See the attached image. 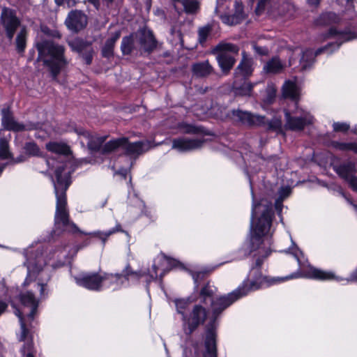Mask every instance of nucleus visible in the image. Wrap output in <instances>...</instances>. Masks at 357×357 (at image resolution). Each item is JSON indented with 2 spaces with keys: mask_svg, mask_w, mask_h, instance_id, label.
<instances>
[{
  "mask_svg": "<svg viewBox=\"0 0 357 357\" xmlns=\"http://www.w3.org/2000/svg\"><path fill=\"white\" fill-rule=\"evenodd\" d=\"M55 2L59 6L66 4L68 7H72L75 3L74 0H55Z\"/></svg>",
  "mask_w": 357,
  "mask_h": 357,
  "instance_id": "45",
  "label": "nucleus"
},
{
  "mask_svg": "<svg viewBox=\"0 0 357 357\" xmlns=\"http://www.w3.org/2000/svg\"><path fill=\"white\" fill-rule=\"evenodd\" d=\"M26 151L31 155H37L39 154V148L34 143H27L25 146Z\"/></svg>",
  "mask_w": 357,
  "mask_h": 357,
  "instance_id": "42",
  "label": "nucleus"
},
{
  "mask_svg": "<svg viewBox=\"0 0 357 357\" xmlns=\"http://www.w3.org/2000/svg\"><path fill=\"white\" fill-rule=\"evenodd\" d=\"M172 1L174 2V6L175 9H177L176 3L179 2L180 0H172Z\"/></svg>",
  "mask_w": 357,
  "mask_h": 357,
  "instance_id": "58",
  "label": "nucleus"
},
{
  "mask_svg": "<svg viewBox=\"0 0 357 357\" xmlns=\"http://www.w3.org/2000/svg\"><path fill=\"white\" fill-rule=\"evenodd\" d=\"M240 81L238 79H234V81L233 88L235 95L240 96H251L254 84L245 80L241 84Z\"/></svg>",
  "mask_w": 357,
  "mask_h": 357,
  "instance_id": "24",
  "label": "nucleus"
},
{
  "mask_svg": "<svg viewBox=\"0 0 357 357\" xmlns=\"http://www.w3.org/2000/svg\"><path fill=\"white\" fill-rule=\"evenodd\" d=\"M86 61L87 64L91 63V55H86L85 57Z\"/></svg>",
  "mask_w": 357,
  "mask_h": 357,
  "instance_id": "54",
  "label": "nucleus"
},
{
  "mask_svg": "<svg viewBox=\"0 0 357 357\" xmlns=\"http://www.w3.org/2000/svg\"><path fill=\"white\" fill-rule=\"evenodd\" d=\"M65 24L70 31L78 32L86 26L87 16L82 11L73 10L68 15Z\"/></svg>",
  "mask_w": 357,
  "mask_h": 357,
  "instance_id": "16",
  "label": "nucleus"
},
{
  "mask_svg": "<svg viewBox=\"0 0 357 357\" xmlns=\"http://www.w3.org/2000/svg\"><path fill=\"white\" fill-rule=\"evenodd\" d=\"M37 287L40 289V293H41V294H43V291H44V285L40 284H37Z\"/></svg>",
  "mask_w": 357,
  "mask_h": 357,
  "instance_id": "55",
  "label": "nucleus"
},
{
  "mask_svg": "<svg viewBox=\"0 0 357 357\" xmlns=\"http://www.w3.org/2000/svg\"><path fill=\"white\" fill-rule=\"evenodd\" d=\"M0 22L3 27L7 37L11 40L15 31L20 25L19 19L15 12L8 8H3L1 13Z\"/></svg>",
  "mask_w": 357,
  "mask_h": 357,
  "instance_id": "12",
  "label": "nucleus"
},
{
  "mask_svg": "<svg viewBox=\"0 0 357 357\" xmlns=\"http://www.w3.org/2000/svg\"><path fill=\"white\" fill-rule=\"evenodd\" d=\"M182 4L187 13H194L199 8V3L197 0H183Z\"/></svg>",
  "mask_w": 357,
  "mask_h": 357,
  "instance_id": "38",
  "label": "nucleus"
},
{
  "mask_svg": "<svg viewBox=\"0 0 357 357\" xmlns=\"http://www.w3.org/2000/svg\"><path fill=\"white\" fill-rule=\"evenodd\" d=\"M133 46V40L132 36L124 37L121 42V50L123 54H129Z\"/></svg>",
  "mask_w": 357,
  "mask_h": 357,
  "instance_id": "39",
  "label": "nucleus"
},
{
  "mask_svg": "<svg viewBox=\"0 0 357 357\" xmlns=\"http://www.w3.org/2000/svg\"><path fill=\"white\" fill-rule=\"evenodd\" d=\"M272 204L266 199H261L257 204H253L252 209V220L250 237L247 243V249L250 252H256L257 268H252L248 274L247 280L238 289L227 294L213 299L215 289L209 284L201 290L198 300L200 303L206 304L211 303V310L214 317L218 316L227 307L240 298L246 296L250 292L270 286L275 282H283L297 277L292 274L285 278L268 279L264 277L259 267L262 263L261 258L267 257L271 252V226L273 217Z\"/></svg>",
  "mask_w": 357,
  "mask_h": 357,
  "instance_id": "1",
  "label": "nucleus"
},
{
  "mask_svg": "<svg viewBox=\"0 0 357 357\" xmlns=\"http://www.w3.org/2000/svg\"><path fill=\"white\" fill-rule=\"evenodd\" d=\"M220 19L222 22L229 24L234 25L240 23L243 19H244L245 15L243 11V5L241 3L236 2L235 3V12L232 15H224L223 13H220Z\"/></svg>",
  "mask_w": 357,
  "mask_h": 357,
  "instance_id": "20",
  "label": "nucleus"
},
{
  "mask_svg": "<svg viewBox=\"0 0 357 357\" xmlns=\"http://www.w3.org/2000/svg\"><path fill=\"white\" fill-rule=\"evenodd\" d=\"M271 0H259L257 7L256 8V12L257 14H260V13L264 9L268 3H269Z\"/></svg>",
  "mask_w": 357,
  "mask_h": 357,
  "instance_id": "44",
  "label": "nucleus"
},
{
  "mask_svg": "<svg viewBox=\"0 0 357 357\" xmlns=\"http://www.w3.org/2000/svg\"><path fill=\"white\" fill-rule=\"evenodd\" d=\"M8 305L0 300V315L6 310L7 308Z\"/></svg>",
  "mask_w": 357,
  "mask_h": 357,
  "instance_id": "51",
  "label": "nucleus"
},
{
  "mask_svg": "<svg viewBox=\"0 0 357 357\" xmlns=\"http://www.w3.org/2000/svg\"><path fill=\"white\" fill-rule=\"evenodd\" d=\"M294 64V61H293V59H289V66H291Z\"/></svg>",
  "mask_w": 357,
  "mask_h": 357,
  "instance_id": "60",
  "label": "nucleus"
},
{
  "mask_svg": "<svg viewBox=\"0 0 357 357\" xmlns=\"http://www.w3.org/2000/svg\"><path fill=\"white\" fill-rule=\"evenodd\" d=\"M202 303L195 304L183 319V329L186 335H191L206 319L207 312Z\"/></svg>",
  "mask_w": 357,
  "mask_h": 357,
  "instance_id": "10",
  "label": "nucleus"
},
{
  "mask_svg": "<svg viewBox=\"0 0 357 357\" xmlns=\"http://www.w3.org/2000/svg\"><path fill=\"white\" fill-rule=\"evenodd\" d=\"M252 71L253 68L252 60L243 56V59L235 70L234 79H245L252 75Z\"/></svg>",
  "mask_w": 357,
  "mask_h": 357,
  "instance_id": "19",
  "label": "nucleus"
},
{
  "mask_svg": "<svg viewBox=\"0 0 357 357\" xmlns=\"http://www.w3.org/2000/svg\"><path fill=\"white\" fill-rule=\"evenodd\" d=\"M68 163L59 165L55 171L56 181H54L56 197L55 224L70 232L77 231L76 225L69 220L68 211L66 207V191L70 184V170H66Z\"/></svg>",
  "mask_w": 357,
  "mask_h": 357,
  "instance_id": "2",
  "label": "nucleus"
},
{
  "mask_svg": "<svg viewBox=\"0 0 357 357\" xmlns=\"http://www.w3.org/2000/svg\"><path fill=\"white\" fill-rule=\"evenodd\" d=\"M253 47H254L255 52L257 54H261V55H266L268 52V50L266 47H258L256 45H254Z\"/></svg>",
  "mask_w": 357,
  "mask_h": 357,
  "instance_id": "49",
  "label": "nucleus"
},
{
  "mask_svg": "<svg viewBox=\"0 0 357 357\" xmlns=\"http://www.w3.org/2000/svg\"><path fill=\"white\" fill-rule=\"evenodd\" d=\"M26 29L22 27L16 38V47L19 52H22L26 47Z\"/></svg>",
  "mask_w": 357,
  "mask_h": 357,
  "instance_id": "36",
  "label": "nucleus"
},
{
  "mask_svg": "<svg viewBox=\"0 0 357 357\" xmlns=\"http://www.w3.org/2000/svg\"><path fill=\"white\" fill-rule=\"evenodd\" d=\"M151 147V144L148 141H139L134 143H129L127 138L122 137L116 139L110 140L102 148L104 153H108L121 149L125 151L127 155H139Z\"/></svg>",
  "mask_w": 357,
  "mask_h": 357,
  "instance_id": "9",
  "label": "nucleus"
},
{
  "mask_svg": "<svg viewBox=\"0 0 357 357\" xmlns=\"http://www.w3.org/2000/svg\"><path fill=\"white\" fill-rule=\"evenodd\" d=\"M119 231H123V230L121 229V225L119 224H117L114 228L109 229L107 231L102 232L100 231H97L91 233L90 235L99 238L102 241L103 244H105L107 239L111 235H112L116 232H119Z\"/></svg>",
  "mask_w": 357,
  "mask_h": 357,
  "instance_id": "33",
  "label": "nucleus"
},
{
  "mask_svg": "<svg viewBox=\"0 0 357 357\" xmlns=\"http://www.w3.org/2000/svg\"><path fill=\"white\" fill-rule=\"evenodd\" d=\"M203 143L200 139L180 138L173 141L172 148L179 151H190L200 148Z\"/></svg>",
  "mask_w": 357,
  "mask_h": 357,
  "instance_id": "18",
  "label": "nucleus"
},
{
  "mask_svg": "<svg viewBox=\"0 0 357 357\" xmlns=\"http://www.w3.org/2000/svg\"><path fill=\"white\" fill-rule=\"evenodd\" d=\"M84 3H89L94 6L96 10H98L100 6V0H84Z\"/></svg>",
  "mask_w": 357,
  "mask_h": 357,
  "instance_id": "50",
  "label": "nucleus"
},
{
  "mask_svg": "<svg viewBox=\"0 0 357 357\" xmlns=\"http://www.w3.org/2000/svg\"><path fill=\"white\" fill-rule=\"evenodd\" d=\"M194 301L199 302L198 298L196 300L191 298L175 300L176 310L178 314L182 315V319H184V316H186L188 314L190 304Z\"/></svg>",
  "mask_w": 357,
  "mask_h": 357,
  "instance_id": "26",
  "label": "nucleus"
},
{
  "mask_svg": "<svg viewBox=\"0 0 357 357\" xmlns=\"http://www.w3.org/2000/svg\"><path fill=\"white\" fill-rule=\"evenodd\" d=\"M205 352L204 357H217L215 334L213 331H208L205 340Z\"/></svg>",
  "mask_w": 357,
  "mask_h": 357,
  "instance_id": "22",
  "label": "nucleus"
},
{
  "mask_svg": "<svg viewBox=\"0 0 357 357\" xmlns=\"http://www.w3.org/2000/svg\"><path fill=\"white\" fill-rule=\"evenodd\" d=\"M22 161H23V160H22V158H16V159H13V162H14L15 163L20 162H22Z\"/></svg>",
  "mask_w": 357,
  "mask_h": 357,
  "instance_id": "56",
  "label": "nucleus"
},
{
  "mask_svg": "<svg viewBox=\"0 0 357 357\" xmlns=\"http://www.w3.org/2000/svg\"><path fill=\"white\" fill-rule=\"evenodd\" d=\"M286 64L278 56H274L265 63L263 70L266 73L275 74L282 72Z\"/></svg>",
  "mask_w": 357,
  "mask_h": 357,
  "instance_id": "25",
  "label": "nucleus"
},
{
  "mask_svg": "<svg viewBox=\"0 0 357 357\" xmlns=\"http://www.w3.org/2000/svg\"><path fill=\"white\" fill-rule=\"evenodd\" d=\"M354 0H337V3L342 6H344L347 9H351L353 8Z\"/></svg>",
  "mask_w": 357,
  "mask_h": 357,
  "instance_id": "46",
  "label": "nucleus"
},
{
  "mask_svg": "<svg viewBox=\"0 0 357 357\" xmlns=\"http://www.w3.org/2000/svg\"><path fill=\"white\" fill-rule=\"evenodd\" d=\"M233 116L241 123L247 126H261L265 123L264 116L253 115L250 112L239 109L233 111Z\"/></svg>",
  "mask_w": 357,
  "mask_h": 357,
  "instance_id": "17",
  "label": "nucleus"
},
{
  "mask_svg": "<svg viewBox=\"0 0 357 357\" xmlns=\"http://www.w3.org/2000/svg\"><path fill=\"white\" fill-rule=\"evenodd\" d=\"M75 132L79 136L80 143L82 145L86 144L91 150H98L106 139V137L93 135L83 128L75 129Z\"/></svg>",
  "mask_w": 357,
  "mask_h": 357,
  "instance_id": "15",
  "label": "nucleus"
},
{
  "mask_svg": "<svg viewBox=\"0 0 357 357\" xmlns=\"http://www.w3.org/2000/svg\"><path fill=\"white\" fill-rule=\"evenodd\" d=\"M68 45L73 51L81 53L83 50L89 49V45L79 38H75L68 41Z\"/></svg>",
  "mask_w": 357,
  "mask_h": 357,
  "instance_id": "35",
  "label": "nucleus"
},
{
  "mask_svg": "<svg viewBox=\"0 0 357 357\" xmlns=\"http://www.w3.org/2000/svg\"><path fill=\"white\" fill-rule=\"evenodd\" d=\"M330 34L331 36L340 34L341 38H343L344 40H349L354 38V36L353 35H351L350 33H340L337 32L335 29H333V28L331 29V30H330Z\"/></svg>",
  "mask_w": 357,
  "mask_h": 357,
  "instance_id": "43",
  "label": "nucleus"
},
{
  "mask_svg": "<svg viewBox=\"0 0 357 357\" xmlns=\"http://www.w3.org/2000/svg\"><path fill=\"white\" fill-rule=\"evenodd\" d=\"M46 149L52 153L67 155L70 153L69 146L63 142H51L46 144Z\"/></svg>",
  "mask_w": 357,
  "mask_h": 357,
  "instance_id": "28",
  "label": "nucleus"
},
{
  "mask_svg": "<svg viewBox=\"0 0 357 357\" xmlns=\"http://www.w3.org/2000/svg\"><path fill=\"white\" fill-rule=\"evenodd\" d=\"M192 276H193V278L195 280V282L197 283V277H198V275L196 276L195 275H193Z\"/></svg>",
  "mask_w": 357,
  "mask_h": 357,
  "instance_id": "59",
  "label": "nucleus"
},
{
  "mask_svg": "<svg viewBox=\"0 0 357 357\" xmlns=\"http://www.w3.org/2000/svg\"><path fill=\"white\" fill-rule=\"evenodd\" d=\"M192 70L194 73L199 77H204L211 73L212 67L208 61L197 63L193 65Z\"/></svg>",
  "mask_w": 357,
  "mask_h": 357,
  "instance_id": "31",
  "label": "nucleus"
},
{
  "mask_svg": "<svg viewBox=\"0 0 357 357\" xmlns=\"http://www.w3.org/2000/svg\"><path fill=\"white\" fill-rule=\"evenodd\" d=\"M283 95L295 101V109L286 111L285 127L291 130H301L307 125L313 122L314 117L302 108H299L297 99L300 94V88L295 82L287 81L282 88Z\"/></svg>",
  "mask_w": 357,
  "mask_h": 357,
  "instance_id": "5",
  "label": "nucleus"
},
{
  "mask_svg": "<svg viewBox=\"0 0 357 357\" xmlns=\"http://www.w3.org/2000/svg\"><path fill=\"white\" fill-rule=\"evenodd\" d=\"M282 127V122L280 120L276 119L273 122L269 123L268 128L273 130H279Z\"/></svg>",
  "mask_w": 357,
  "mask_h": 357,
  "instance_id": "48",
  "label": "nucleus"
},
{
  "mask_svg": "<svg viewBox=\"0 0 357 357\" xmlns=\"http://www.w3.org/2000/svg\"><path fill=\"white\" fill-rule=\"evenodd\" d=\"M323 52H328V47L319 49L316 52H314L312 50H306L303 52L299 61L301 70H304L310 68L314 62L315 56Z\"/></svg>",
  "mask_w": 357,
  "mask_h": 357,
  "instance_id": "21",
  "label": "nucleus"
},
{
  "mask_svg": "<svg viewBox=\"0 0 357 357\" xmlns=\"http://www.w3.org/2000/svg\"><path fill=\"white\" fill-rule=\"evenodd\" d=\"M20 301L22 305V309L17 310L15 314L19 317L21 326L18 340L24 342L21 349V353L23 357H35L36 350L32 342V335L27 325L33 319L38 302L29 291L22 293L20 295Z\"/></svg>",
  "mask_w": 357,
  "mask_h": 357,
  "instance_id": "3",
  "label": "nucleus"
},
{
  "mask_svg": "<svg viewBox=\"0 0 357 357\" xmlns=\"http://www.w3.org/2000/svg\"><path fill=\"white\" fill-rule=\"evenodd\" d=\"M309 4L316 6L319 3L321 0H307Z\"/></svg>",
  "mask_w": 357,
  "mask_h": 357,
  "instance_id": "52",
  "label": "nucleus"
},
{
  "mask_svg": "<svg viewBox=\"0 0 357 357\" xmlns=\"http://www.w3.org/2000/svg\"><path fill=\"white\" fill-rule=\"evenodd\" d=\"M52 257H48L47 259H45V257L43 254L40 255H37L34 259L28 258L25 264L27 266V277L24 282V285L26 286L29 282L31 280V278H33L37 272L42 269L43 266L45 264H50L53 268L61 266L63 264L59 263L56 264L54 261H52Z\"/></svg>",
  "mask_w": 357,
  "mask_h": 357,
  "instance_id": "11",
  "label": "nucleus"
},
{
  "mask_svg": "<svg viewBox=\"0 0 357 357\" xmlns=\"http://www.w3.org/2000/svg\"><path fill=\"white\" fill-rule=\"evenodd\" d=\"M239 51L238 46L227 42H221L211 51L216 55V59L220 68L225 74H227L235 63L232 54H237Z\"/></svg>",
  "mask_w": 357,
  "mask_h": 357,
  "instance_id": "8",
  "label": "nucleus"
},
{
  "mask_svg": "<svg viewBox=\"0 0 357 357\" xmlns=\"http://www.w3.org/2000/svg\"><path fill=\"white\" fill-rule=\"evenodd\" d=\"M1 123L3 128L6 130L20 132L35 128V126L32 124L24 125L15 121L9 109H3L1 110Z\"/></svg>",
  "mask_w": 357,
  "mask_h": 357,
  "instance_id": "14",
  "label": "nucleus"
},
{
  "mask_svg": "<svg viewBox=\"0 0 357 357\" xmlns=\"http://www.w3.org/2000/svg\"><path fill=\"white\" fill-rule=\"evenodd\" d=\"M349 125L347 123L336 122L333 124V130L336 132H347L349 129Z\"/></svg>",
  "mask_w": 357,
  "mask_h": 357,
  "instance_id": "41",
  "label": "nucleus"
},
{
  "mask_svg": "<svg viewBox=\"0 0 357 357\" xmlns=\"http://www.w3.org/2000/svg\"><path fill=\"white\" fill-rule=\"evenodd\" d=\"M50 255H52V256H54L56 255V252H53V253H50Z\"/></svg>",
  "mask_w": 357,
  "mask_h": 357,
  "instance_id": "62",
  "label": "nucleus"
},
{
  "mask_svg": "<svg viewBox=\"0 0 357 357\" xmlns=\"http://www.w3.org/2000/svg\"><path fill=\"white\" fill-rule=\"evenodd\" d=\"M158 262V264H168L171 266H174L175 261L172 260L169 258H167L164 255H158L156 259H155V263ZM158 267L157 266L156 264H154L153 265V271L149 273V279H146L147 282H149L151 280L155 279L158 277Z\"/></svg>",
  "mask_w": 357,
  "mask_h": 357,
  "instance_id": "27",
  "label": "nucleus"
},
{
  "mask_svg": "<svg viewBox=\"0 0 357 357\" xmlns=\"http://www.w3.org/2000/svg\"><path fill=\"white\" fill-rule=\"evenodd\" d=\"M291 192V188L289 186L282 187L278 191V197L275 200V206L279 215L282 212V202L288 197Z\"/></svg>",
  "mask_w": 357,
  "mask_h": 357,
  "instance_id": "30",
  "label": "nucleus"
},
{
  "mask_svg": "<svg viewBox=\"0 0 357 357\" xmlns=\"http://www.w3.org/2000/svg\"><path fill=\"white\" fill-rule=\"evenodd\" d=\"M332 148L341 151H352L357 153V143L355 142H341L333 141L331 143Z\"/></svg>",
  "mask_w": 357,
  "mask_h": 357,
  "instance_id": "32",
  "label": "nucleus"
},
{
  "mask_svg": "<svg viewBox=\"0 0 357 357\" xmlns=\"http://www.w3.org/2000/svg\"><path fill=\"white\" fill-rule=\"evenodd\" d=\"M12 154L9 150L8 140L5 137H0V158L10 159Z\"/></svg>",
  "mask_w": 357,
  "mask_h": 357,
  "instance_id": "37",
  "label": "nucleus"
},
{
  "mask_svg": "<svg viewBox=\"0 0 357 357\" xmlns=\"http://www.w3.org/2000/svg\"><path fill=\"white\" fill-rule=\"evenodd\" d=\"M227 0H217V6L215 8V12L220 15V13H222L224 10V2H226Z\"/></svg>",
  "mask_w": 357,
  "mask_h": 357,
  "instance_id": "47",
  "label": "nucleus"
},
{
  "mask_svg": "<svg viewBox=\"0 0 357 357\" xmlns=\"http://www.w3.org/2000/svg\"><path fill=\"white\" fill-rule=\"evenodd\" d=\"M354 280H357V271L354 273V275H352Z\"/></svg>",
  "mask_w": 357,
  "mask_h": 357,
  "instance_id": "57",
  "label": "nucleus"
},
{
  "mask_svg": "<svg viewBox=\"0 0 357 357\" xmlns=\"http://www.w3.org/2000/svg\"><path fill=\"white\" fill-rule=\"evenodd\" d=\"M141 273L130 272L127 267L124 275L119 274H104L100 275L98 273H83L76 277V283L90 290L100 291L105 289L116 290L120 288L125 281L130 279H138L142 277Z\"/></svg>",
  "mask_w": 357,
  "mask_h": 357,
  "instance_id": "4",
  "label": "nucleus"
},
{
  "mask_svg": "<svg viewBox=\"0 0 357 357\" xmlns=\"http://www.w3.org/2000/svg\"><path fill=\"white\" fill-rule=\"evenodd\" d=\"M120 31H116L111 38L107 39L102 50L104 56L109 57L112 55L114 44L120 38Z\"/></svg>",
  "mask_w": 357,
  "mask_h": 357,
  "instance_id": "29",
  "label": "nucleus"
},
{
  "mask_svg": "<svg viewBox=\"0 0 357 357\" xmlns=\"http://www.w3.org/2000/svg\"><path fill=\"white\" fill-rule=\"evenodd\" d=\"M37 48L39 59L56 79L61 68L68 63L64 55L65 47L52 40H45L38 43Z\"/></svg>",
  "mask_w": 357,
  "mask_h": 357,
  "instance_id": "6",
  "label": "nucleus"
},
{
  "mask_svg": "<svg viewBox=\"0 0 357 357\" xmlns=\"http://www.w3.org/2000/svg\"><path fill=\"white\" fill-rule=\"evenodd\" d=\"M333 169L342 178L349 183L352 189L357 192V173L356 165L352 162H347L340 165H333Z\"/></svg>",
  "mask_w": 357,
  "mask_h": 357,
  "instance_id": "13",
  "label": "nucleus"
},
{
  "mask_svg": "<svg viewBox=\"0 0 357 357\" xmlns=\"http://www.w3.org/2000/svg\"><path fill=\"white\" fill-rule=\"evenodd\" d=\"M210 32L211 26L209 25L205 26L199 29V41L200 43H204L206 42Z\"/></svg>",
  "mask_w": 357,
  "mask_h": 357,
  "instance_id": "40",
  "label": "nucleus"
},
{
  "mask_svg": "<svg viewBox=\"0 0 357 357\" xmlns=\"http://www.w3.org/2000/svg\"><path fill=\"white\" fill-rule=\"evenodd\" d=\"M286 252L291 253L296 259L301 269L302 270L303 276L305 278L314 279V280H340L338 277H336L332 272L324 271L321 269L317 268L310 264H305L303 261V254L297 248V246L292 242V247L289 248Z\"/></svg>",
  "mask_w": 357,
  "mask_h": 357,
  "instance_id": "7",
  "label": "nucleus"
},
{
  "mask_svg": "<svg viewBox=\"0 0 357 357\" xmlns=\"http://www.w3.org/2000/svg\"><path fill=\"white\" fill-rule=\"evenodd\" d=\"M186 132H195V128L192 126H188L186 129L185 130Z\"/></svg>",
  "mask_w": 357,
  "mask_h": 357,
  "instance_id": "53",
  "label": "nucleus"
},
{
  "mask_svg": "<svg viewBox=\"0 0 357 357\" xmlns=\"http://www.w3.org/2000/svg\"><path fill=\"white\" fill-rule=\"evenodd\" d=\"M354 208H355L356 209V211H357V206L354 205Z\"/></svg>",
  "mask_w": 357,
  "mask_h": 357,
  "instance_id": "64",
  "label": "nucleus"
},
{
  "mask_svg": "<svg viewBox=\"0 0 357 357\" xmlns=\"http://www.w3.org/2000/svg\"><path fill=\"white\" fill-rule=\"evenodd\" d=\"M107 1H108L109 3H112L113 1V0H106Z\"/></svg>",
  "mask_w": 357,
  "mask_h": 357,
  "instance_id": "63",
  "label": "nucleus"
},
{
  "mask_svg": "<svg viewBox=\"0 0 357 357\" xmlns=\"http://www.w3.org/2000/svg\"><path fill=\"white\" fill-rule=\"evenodd\" d=\"M339 17L334 13L328 12L323 13L318 20V24L320 25H329L338 22Z\"/></svg>",
  "mask_w": 357,
  "mask_h": 357,
  "instance_id": "34",
  "label": "nucleus"
},
{
  "mask_svg": "<svg viewBox=\"0 0 357 357\" xmlns=\"http://www.w3.org/2000/svg\"><path fill=\"white\" fill-rule=\"evenodd\" d=\"M140 35V43L145 51H151L156 47V41L151 31L142 29Z\"/></svg>",
  "mask_w": 357,
  "mask_h": 357,
  "instance_id": "23",
  "label": "nucleus"
},
{
  "mask_svg": "<svg viewBox=\"0 0 357 357\" xmlns=\"http://www.w3.org/2000/svg\"><path fill=\"white\" fill-rule=\"evenodd\" d=\"M4 167H0V174H1V172H3V169Z\"/></svg>",
  "mask_w": 357,
  "mask_h": 357,
  "instance_id": "61",
  "label": "nucleus"
}]
</instances>
